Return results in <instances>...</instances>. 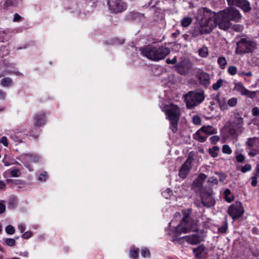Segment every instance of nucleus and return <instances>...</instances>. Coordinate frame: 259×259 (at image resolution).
I'll list each match as a JSON object with an SVG mask.
<instances>
[{"mask_svg": "<svg viewBox=\"0 0 259 259\" xmlns=\"http://www.w3.org/2000/svg\"><path fill=\"white\" fill-rule=\"evenodd\" d=\"M241 17L242 15L238 10L230 7L218 14L205 8H202L199 10L197 19L200 21V32L203 34L210 33L217 25L221 29L227 30L231 27V21L237 22Z\"/></svg>", "mask_w": 259, "mask_h": 259, "instance_id": "1", "label": "nucleus"}, {"mask_svg": "<svg viewBox=\"0 0 259 259\" xmlns=\"http://www.w3.org/2000/svg\"><path fill=\"white\" fill-rule=\"evenodd\" d=\"M140 50L143 55L154 61L163 59L170 53L168 48L162 46L157 48L155 47L147 46L140 48Z\"/></svg>", "mask_w": 259, "mask_h": 259, "instance_id": "2", "label": "nucleus"}, {"mask_svg": "<svg viewBox=\"0 0 259 259\" xmlns=\"http://www.w3.org/2000/svg\"><path fill=\"white\" fill-rule=\"evenodd\" d=\"M164 112L170 121V128L174 133L178 130V123L180 116V109L175 104H170L163 107Z\"/></svg>", "mask_w": 259, "mask_h": 259, "instance_id": "3", "label": "nucleus"}, {"mask_svg": "<svg viewBox=\"0 0 259 259\" xmlns=\"http://www.w3.org/2000/svg\"><path fill=\"white\" fill-rule=\"evenodd\" d=\"M184 98L187 108L193 109L204 100V92L201 89L189 91L184 95Z\"/></svg>", "mask_w": 259, "mask_h": 259, "instance_id": "4", "label": "nucleus"}, {"mask_svg": "<svg viewBox=\"0 0 259 259\" xmlns=\"http://www.w3.org/2000/svg\"><path fill=\"white\" fill-rule=\"evenodd\" d=\"M184 217L179 225L176 228V232L177 234H180L182 233H187L192 230L193 223L190 218V213L188 211L183 210Z\"/></svg>", "mask_w": 259, "mask_h": 259, "instance_id": "5", "label": "nucleus"}, {"mask_svg": "<svg viewBox=\"0 0 259 259\" xmlns=\"http://www.w3.org/2000/svg\"><path fill=\"white\" fill-rule=\"evenodd\" d=\"M256 47L255 41L245 38H241L237 43L236 53L238 54H243L252 52Z\"/></svg>", "mask_w": 259, "mask_h": 259, "instance_id": "6", "label": "nucleus"}, {"mask_svg": "<svg viewBox=\"0 0 259 259\" xmlns=\"http://www.w3.org/2000/svg\"><path fill=\"white\" fill-rule=\"evenodd\" d=\"M201 200L203 205L209 207L214 204V200L212 197V189L210 187H202L201 188Z\"/></svg>", "mask_w": 259, "mask_h": 259, "instance_id": "7", "label": "nucleus"}, {"mask_svg": "<svg viewBox=\"0 0 259 259\" xmlns=\"http://www.w3.org/2000/svg\"><path fill=\"white\" fill-rule=\"evenodd\" d=\"M175 68L178 73L182 75H186L192 69L193 63L190 60L184 58L175 66Z\"/></svg>", "mask_w": 259, "mask_h": 259, "instance_id": "8", "label": "nucleus"}, {"mask_svg": "<svg viewBox=\"0 0 259 259\" xmlns=\"http://www.w3.org/2000/svg\"><path fill=\"white\" fill-rule=\"evenodd\" d=\"M244 211L242 203L237 201L229 207L227 212L233 220H236L242 216Z\"/></svg>", "mask_w": 259, "mask_h": 259, "instance_id": "9", "label": "nucleus"}, {"mask_svg": "<svg viewBox=\"0 0 259 259\" xmlns=\"http://www.w3.org/2000/svg\"><path fill=\"white\" fill-rule=\"evenodd\" d=\"M228 5L230 7L236 6L241 9L244 12L251 11L249 2L247 0H227Z\"/></svg>", "mask_w": 259, "mask_h": 259, "instance_id": "10", "label": "nucleus"}, {"mask_svg": "<svg viewBox=\"0 0 259 259\" xmlns=\"http://www.w3.org/2000/svg\"><path fill=\"white\" fill-rule=\"evenodd\" d=\"M193 160V158L190 156H189L187 160L183 164L179 170V175L181 178L183 179L186 178L192 167L191 163Z\"/></svg>", "mask_w": 259, "mask_h": 259, "instance_id": "11", "label": "nucleus"}, {"mask_svg": "<svg viewBox=\"0 0 259 259\" xmlns=\"http://www.w3.org/2000/svg\"><path fill=\"white\" fill-rule=\"evenodd\" d=\"M108 5L110 9L115 13L121 12L126 7V4L121 0H109Z\"/></svg>", "mask_w": 259, "mask_h": 259, "instance_id": "12", "label": "nucleus"}, {"mask_svg": "<svg viewBox=\"0 0 259 259\" xmlns=\"http://www.w3.org/2000/svg\"><path fill=\"white\" fill-rule=\"evenodd\" d=\"M198 79L205 87H207L210 84V76L208 73L204 71H201L198 73Z\"/></svg>", "mask_w": 259, "mask_h": 259, "instance_id": "13", "label": "nucleus"}, {"mask_svg": "<svg viewBox=\"0 0 259 259\" xmlns=\"http://www.w3.org/2000/svg\"><path fill=\"white\" fill-rule=\"evenodd\" d=\"M182 238H184L187 242L192 245L198 244L200 243L201 241H203L202 237L196 234L187 235L182 237ZM182 239V238H180L179 239Z\"/></svg>", "mask_w": 259, "mask_h": 259, "instance_id": "14", "label": "nucleus"}, {"mask_svg": "<svg viewBox=\"0 0 259 259\" xmlns=\"http://www.w3.org/2000/svg\"><path fill=\"white\" fill-rule=\"evenodd\" d=\"M127 18L130 20L142 21L144 19V15L142 13L133 11L127 15Z\"/></svg>", "mask_w": 259, "mask_h": 259, "instance_id": "15", "label": "nucleus"}, {"mask_svg": "<svg viewBox=\"0 0 259 259\" xmlns=\"http://www.w3.org/2000/svg\"><path fill=\"white\" fill-rule=\"evenodd\" d=\"M201 131L205 134L207 136L215 134L217 133V130L211 126H203L200 128Z\"/></svg>", "mask_w": 259, "mask_h": 259, "instance_id": "16", "label": "nucleus"}, {"mask_svg": "<svg viewBox=\"0 0 259 259\" xmlns=\"http://www.w3.org/2000/svg\"><path fill=\"white\" fill-rule=\"evenodd\" d=\"M206 178V176L202 173L199 174L197 177V179L195 180L193 183L194 186L201 187L203 181Z\"/></svg>", "mask_w": 259, "mask_h": 259, "instance_id": "17", "label": "nucleus"}, {"mask_svg": "<svg viewBox=\"0 0 259 259\" xmlns=\"http://www.w3.org/2000/svg\"><path fill=\"white\" fill-rule=\"evenodd\" d=\"M203 133L200 129L197 131V132L193 135V138L195 140L198 141L200 142H204L206 141L207 137V136L202 135Z\"/></svg>", "mask_w": 259, "mask_h": 259, "instance_id": "18", "label": "nucleus"}, {"mask_svg": "<svg viewBox=\"0 0 259 259\" xmlns=\"http://www.w3.org/2000/svg\"><path fill=\"white\" fill-rule=\"evenodd\" d=\"M234 89V90L239 92L241 94V95L243 96H244V95L245 94V92L247 90L244 87L243 83L241 82L236 83L235 84Z\"/></svg>", "mask_w": 259, "mask_h": 259, "instance_id": "19", "label": "nucleus"}, {"mask_svg": "<svg viewBox=\"0 0 259 259\" xmlns=\"http://www.w3.org/2000/svg\"><path fill=\"white\" fill-rule=\"evenodd\" d=\"M205 247L203 245H200L197 248L193 249V252L195 257L197 258H200V255L204 251Z\"/></svg>", "mask_w": 259, "mask_h": 259, "instance_id": "20", "label": "nucleus"}, {"mask_svg": "<svg viewBox=\"0 0 259 259\" xmlns=\"http://www.w3.org/2000/svg\"><path fill=\"white\" fill-rule=\"evenodd\" d=\"M35 125L37 126H40L45 123V119L44 115H36L35 117Z\"/></svg>", "mask_w": 259, "mask_h": 259, "instance_id": "21", "label": "nucleus"}, {"mask_svg": "<svg viewBox=\"0 0 259 259\" xmlns=\"http://www.w3.org/2000/svg\"><path fill=\"white\" fill-rule=\"evenodd\" d=\"M18 3V0H6L3 7L7 9L10 6H16Z\"/></svg>", "mask_w": 259, "mask_h": 259, "instance_id": "22", "label": "nucleus"}, {"mask_svg": "<svg viewBox=\"0 0 259 259\" xmlns=\"http://www.w3.org/2000/svg\"><path fill=\"white\" fill-rule=\"evenodd\" d=\"M226 200L228 202H231L234 199V196L231 195V192L230 189H227L224 192Z\"/></svg>", "mask_w": 259, "mask_h": 259, "instance_id": "23", "label": "nucleus"}, {"mask_svg": "<svg viewBox=\"0 0 259 259\" xmlns=\"http://www.w3.org/2000/svg\"><path fill=\"white\" fill-rule=\"evenodd\" d=\"M199 55L203 58H205L208 55V51L206 47L203 46L198 50Z\"/></svg>", "mask_w": 259, "mask_h": 259, "instance_id": "24", "label": "nucleus"}, {"mask_svg": "<svg viewBox=\"0 0 259 259\" xmlns=\"http://www.w3.org/2000/svg\"><path fill=\"white\" fill-rule=\"evenodd\" d=\"M192 19L189 17H184L181 21V24L182 26L187 27L189 26L192 23Z\"/></svg>", "mask_w": 259, "mask_h": 259, "instance_id": "25", "label": "nucleus"}, {"mask_svg": "<svg viewBox=\"0 0 259 259\" xmlns=\"http://www.w3.org/2000/svg\"><path fill=\"white\" fill-rule=\"evenodd\" d=\"M226 81H224L222 79H219L217 82L212 84V89L214 91L218 90L221 87H222L224 84V83H226Z\"/></svg>", "mask_w": 259, "mask_h": 259, "instance_id": "26", "label": "nucleus"}, {"mask_svg": "<svg viewBox=\"0 0 259 259\" xmlns=\"http://www.w3.org/2000/svg\"><path fill=\"white\" fill-rule=\"evenodd\" d=\"M258 93V91H250L247 90L244 96L250 99H253L256 97L257 94Z\"/></svg>", "mask_w": 259, "mask_h": 259, "instance_id": "27", "label": "nucleus"}, {"mask_svg": "<svg viewBox=\"0 0 259 259\" xmlns=\"http://www.w3.org/2000/svg\"><path fill=\"white\" fill-rule=\"evenodd\" d=\"M225 221L224 222V224L218 229V231L220 233H225L228 229V223H227V217L226 216Z\"/></svg>", "mask_w": 259, "mask_h": 259, "instance_id": "28", "label": "nucleus"}, {"mask_svg": "<svg viewBox=\"0 0 259 259\" xmlns=\"http://www.w3.org/2000/svg\"><path fill=\"white\" fill-rule=\"evenodd\" d=\"M219 150V148L218 146H213L212 148L208 150V152L212 157H216L218 156V151Z\"/></svg>", "mask_w": 259, "mask_h": 259, "instance_id": "29", "label": "nucleus"}, {"mask_svg": "<svg viewBox=\"0 0 259 259\" xmlns=\"http://www.w3.org/2000/svg\"><path fill=\"white\" fill-rule=\"evenodd\" d=\"M227 60L224 57H219L218 59V63L222 69H224L227 64Z\"/></svg>", "mask_w": 259, "mask_h": 259, "instance_id": "30", "label": "nucleus"}, {"mask_svg": "<svg viewBox=\"0 0 259 259\" xmlns=\"http://www.w3.org/2000/svg\"><path fill=\"white\" fill-rule=\"evenodd\" d=\"M216 100L221 109H226V105L225 104L224 98L221 99L218 96H217L216 97Z\"/></svg>", "mask_w": 259, "mask_h": 259, "instance_id": "31", "label": "nucleus"}, {"mask_svg": "<svg viewBox=\"0 0 259 259\" xmlns=\"http://www.w3.org/2000/svg\"><path fill=\"white\" fill-rule=\"evenodd\" d=\"M12 80L9 77H6L2 80L1 84L4 87H8L12 84Z\"/></svg>", "mask_w": 259, "mask_h": 259, "instance_id": "32", "label": "nucleus"}, {"mask_svg": "<svg viewBox=\"0 0 259 259\" xmlns=\"http://www.w3.org/2000/svg\"><path fill=\"white\" fill-rule=\"evenodd\" d=\"M215 174L219 176V181L221 183H223L226 179L227 176L223 172H215Z\"/></svg>", "mask_w": 259, "mask_h": 259, "instance_id": "33", "label": "nucleus"}, {"mask_svg": "<svg viewBox=\"0 0 259 259\" xmlns=\"http://www.w3.org/2000/svg\"><path fill=\"white\" fill-rule=\"evenodd\" d=\"M237 103V99L236 98H232L228 101V105L230 107H234Z\"/></svg>", "mask_w": 259, "mask_h": 259, "instance_id": "34", "label": "nucleus"}, {"mask_svg": "<svg viewBox=\"0 0 259 259\" xmlns=\"http://www.w3.org/2000/svg\"><path fill=\"white\" fill-rule=\"evenodd\" d=\"M5 243L9 246H14L16 244V241L13 238H8L5 240Z\"/></svg>", "mask_w": 259, "mask_h": 259, "instance_id": "35", "label": "nucleus"}, {"mask_svg": "<svg viewBox=\"0 0 259 259\" xmlns=\"http://www.w3.org/2000/svg\"><path fill=\"white\" fill-rule=\"evenodd\" d=\"M6 231L8 234L12 235L15 233V229L13 226L9 225L6 227Z\"/></svg>", "mask_w": 259, "mask_h": 259, "instance_id": "36", "label": "nucleus"}, {"mask_svg": "<svg viewBox=\"0 0 259 259\" xmlns=\"http://www.w3.org/2000/svg\"><path fill=\"white\" fill-rule=\"evenodd\" d=\"M222 151L224 153L230 154L232 153V150L230 147L228 145H224L222 148Z\"/></svg>", "mask_w": 259, "mask_h": 259, "instance_id": "37", "label": "nucleus"}, {"mask_svg": "<svg viewBox=\"0 0 259 259\" xmlns=\"http://www.w3.org/2000/svg\"><path fill=\"white\" fill-rule=\"evenodd\" d=\"M201 118L198 115H195L192 118V121L195 125H199L201 123Z\"/></svg>", "mask_w": 259, "mask_h": 259, "instance_id": "38", "label": "nucleus"}, {"mask_svg": "<svg viewBox=\"0 0 259 259\" xmlns=\"http://www.w3.org/2000/svg\"><path fill=\"white\" fill-rule=\"evenodd\" d=\"M229 73L232 75H234L237 73V68L234 66H230L228 69Z\"/></svg>", "mask_w": 259, "mask_h": 259, "instance_id": "39", "label": "nucleus"}, {"mask_svg": "<svg viewBox=\"0 0 259 259\" xmlns=\"http://www.w3.org/2000/svg\"><path fill=\"white\" fill-rule=\"evenodd\" d=\"M141 254L144 257H149L150 256V251L147 248L143 249L141 251Z\"/></svg>", "mask_w": 259, "mask_h": 259, "instance_id": "40", "label": "nucleus"}, {"mask_svg": "<svg viewBox=\"0 0 259 259\" xmlns=\"http://www.w3.org/2000/svg\"><path fill=\"white\" fill-rule=\"evenodd\" d=\"M21 174V172L18 169L12 170L11 171V175L13 177H19L20 176Z\"/></svg>", "mask_w": 259, "mask_h": 259, "instance_id": "41", "label": "nucleus"}, {"mask_svg": "<svg viewBox=\"0 0 259 259\" xmlns=\"http://www.w3.org/2000/svg\"><path fill=\"white\" fill-rule=\"evenodd\" d=\"M130 253L131 256L133 258H137L139 255V249L130 250Z\"/></svg>", "mask_w": 259, "mask_h": 259, "instance_id": "42", "label": "nucleus"}, {"mask_svg": "<svg viewBox=\"0 0 259 259\" xmlns=\"http://www.w3.org/2000/svg\"><path fill=\"white\" fill-rule=\"evenodd\" d=\"M232 29L237 32H240L243 29V26L240 24H236L233 25Z\"/></svg>", "mask_w": 259, "mask_h": 259, "instance_id": "43", "label": "nucleus"}, {"mask_svg": "<svg viewBox=\"0 0 259 259\" xmlns=\"http://www.w3.org/2000/svg\"><path fill=\"white\" fill-rule=\"evenodd\" d=\"M251 169V166L249 164H246L244 166H242L241 169V171L245 173L248 171L250 170Z\"/></svg>", "mask_w": 259, "mask_h": 259, "instance_id": "44", "label": "nucleus"}, {"mask_svg": "<svg viewBox=\"0 0 259 259\" xmlns=\"http://www.w3.org/2000/svg\"><path fill=\"white\" fill-rule=\"evenodd\" d=\"M208 183L211 185H216L218 183V181L217 178L212 177L208 180Z\"/></svg>", "mask_w": 259, "mask_h": 259, "instance_id": "45", "label": "nucleus"}, {"mask_svg": "<svg viewBox=\"0 0 259 259\" xmlns=\"http://www.w3.org/2000/svg\"><path fill=\"white\" fill-rule=\"evenodd\" d=\"M47 173L46 172H44L40 175L38 179L40 181H45L47 180Z\"/></svg>", "mask_w": 259, "mask_h": 259, "instance_id": "46", "label": "nucleus"}, {"mask_svg": "<svg viewBox=\"0 0 259 259\" xmlns=\"http://www.w3.org/2000/svg\"><path fill=\"white\" fill-rule=\"evenodd\" d=\"M220 137L218 136H213L210 138L211 142L214 144H216L220 140Z\"/></svg>", "mask_w": 259, "mask_h": 259, "instance_id": "47", "label": "nucleus"}, {"mask_svg": "<svg viewBox=\"0 0 259 259\" xmlns=\"http://www.w3.org/2000/svg\"><path fill=\"white\" fill-rule=\"evenodd\" d=\"M236 121H237V123L238 124V127L240 128L243 122V118L241 117H237L236 118Z\"/></svg>", "mask_w": 259, "mask_h": 259, "instance_id": "48", "label": "nucleus"}, {"mask_svg": "<svg viewBox=\"0 0 259 259\" xmlns=\"http://www.w3.org/2000/svg\"><path fill=\"white\" fill-rule=\"evenodd\" d=\"M177 61V60L176 56H175L172 60H171L169 58H167L166 60V63L168 64H174L176 63Z\"/></svg>", "mask_w": 259, "mask_h": 259, "instance_id": "49", "label": "nucleus"}, {"mask_svg": "<svg viewBox=\"0 0 259 259\" xmlns=\"http://www.w3.org/2000/svg\"><path fill=\"white\" fill-rule=\"evenodd\" d=\"M0 142L2 143L5 147L8 146V141L6 137L4 136L2 137Z\"/></svg>", "mask_w": 259, "mask_h": 259, "instance_id": "50", "label": "nucleus"}, {"mask_svg": "<svg viewBox=\"0 0 259 259\" xmlns=\"http://www.w3.org/2000/svg\"><path fill=\"white\" fill-rule=\"evenodd\" d=\"M244 156L242 154H239L236 156V160L238 162H242L244 160Z\"/></svg>", "mask_w": 259, "mask_h": 259, "instance_id": "51", "label": "nucleus"}, {"mask_svg": "<svg viewBox=\"0 0 259 259\" xmlns=\"http://www.w3.org/2000/svg\"><path fill=\"white\" fill-rule=\"evenodd\" d=\"M257 178H258V177H256L255 176H253L251 178V180H252L251 185L253 187H255L257 185Z\"/></svg>", "mask_w": 259, "mask_h": 259, "instance_id": "52", "label": "nucleus"}, {"mask_svg": "<svg viewBox=\"0 0 259 259\" xmlns=\"http://www.w3.org/2000/svg\"><path fill=\"white\" fill-rule=\"evenodd\" d=\"M252 114L254 116H257L259 115V109L257 107H254L252 109Z\"/></svg>", "mask_w": 259, "mask_h": 259, "instance_id": "53", "label": "nucleus"}, {"mask_svg": "<svg viewBox=\"0 0 259 259\" xmlns=\"http://www.w3.org/2000/svg\"><path fill=\"white\" fill-rule=\"evenodd\" d=\"M247 145L249 147H252L254 145V140L253 139L249 138L247 142Z\"/></svg>", "mask_w": 259, "mask_h": 259, "instance_id": "54", "label": "nucleus"}, {"mask_svg": "<svg viewBox=\"0 0 259 259\" xmlns=\"http://www.w3.org/2000/svg\"><path fill=\"white\" fill-rule=\"evenodd\" d=\"M258 153H259L258 151L255 150V149H252L249 152L248 154L250 156L253 157V156H255L256 154H257Z\"/></svg>", "mask_w": 259, "mask_h": 259, "instance_id": "55", "label": "nucleus"}, {"mask_svg": "<svg viewBox=\"0 0 259 259\" xmlns=\"http://www.w3.org/2000/svg\"><path fill=\"white\" fill-rule=\"evenodd\" d=\"M238 75L239 76L246 75V76H252V73L251 71H248L247 72H241L239 73Z\"/></svg>", "mask_w": 259, "mask_h": 259, "instance_id": "56", "label": "nucleus"}, {"mask_svg": "<svg viewBox=\"0 0 259 259\" xmlns=\"http://www.w3.org/2000/svg\"><path fill=\"white\" fill-rule=\"evenodd\" d=\"M6 210V206L4 204L0 202V213H3Z\"/></svg>", "mask_w": 259, "mask_h": 259, "instance_id": "57", "label": "nucleus"}, {"mask_svg": "<svg viewBox=\"0 0 259 259\" xmlns=\"http://www.w3.org/2000/svg\"><path fill=\"white\" fill-rule=\"evenodd\" d=\"M254 176L259 177V163H257L255 170L254 172Z\"/></svg>", "mask_w": 259, "mask_h": 259, "instance_id": "58", "label": "nucleus"}, {"mask_svg": "<svg viewBox=\"0 0 259 259\" xmlns=\"http://www.w3.org/2000/svg\"><path fill=\"white\" fill-rule=\"evenodd\" d=\"M215 105V104L213 101L210 102V105L208 107V108L209 109V110L211 111H213L215 109V107H214Z\"/></svg>", "mask_w": 259, "mask_h": 259, "instance_id": "59", "label": "nucleus"}, {"mask_svg": "<svg viewBox=\"0 0 259 259\" xmlns=\"http://www.w3.org/2000/svg\"><path fill=\"white\" fill-rule=\"evenodd\" d=\"M21 19V17L20 16H19L18 14H15L14 15L13 21L14 22H18Z\"/></svg>", "mask_w": 259, "mask_h": 259, "instance_id": "60", "label": "nucleus"}, {"mask_svg": "<svg viewBox=\"0 0 259 259\" xmlns=\"http://www.w3.org/2000/svg\"><path fill=\"white\" fill-rule=\"evenodd\" d=\"M32 234L30 232H26L22 235V237L24 238H28L31 237Z\"/></svg>", "mask_w": 259, "mask_h": 259, "instance_id": "61", "label": "nucleus"}, {"mask_svg": "<svg viewBox=\"0 0 259 259\" xmlns=\"http://www.w3.org/2000/svg\"><path fill=\"white\" fill-rule=\"evenodd\" d=\"M30 159L33 162H37L39 159V157L38 156L36 155H31Z\"/></svg>", "mask_w": 259, "mask_h": 259, "instance_id": "62", "label": "nucleus"}, {"mask_svg": "<svg viewBox=\"0 0 259 259\" xmlns=\"http://www.w3.org/2000/svg\"><path fill=\"white\" fill-rule=\"evenodd\" d=\"M6 97V93L2 90H0V98L1 99L4 100Z\"/></svg>", "mask_w": 259, "mask_h": 259, "instance_id": "63", "label": "nucleus"}, {"mask_svg": "<svg viewBox=\"0 0 259 259\" xmlns=\"http://www.w3.org/2000/svg\"><path fill=\"white\" fill-rule=\"evenodd\" d=\"M19 229L20 230L21 233L25 231V226L23 225H20L19 226Z\"/></svg>", "mask_w": 259, "mask_h": 259, "instance_id": "64", "label": "nucleus"}]
</instances>
